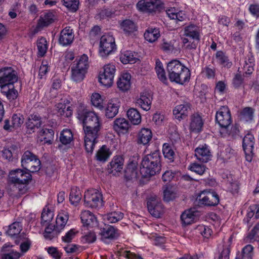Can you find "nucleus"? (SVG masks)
Here are the masks:
<instances>
[{
  "label": "nucleus",
  "mask_w": 259,
  "mask_h": 259,
  "mask_svg": "<svg viewBox=\"0 0 259 259\" xmlns=\"http://www.w3.org/2000/svg\"><path fill=\"white\" fill-rule=\"evenodd\" d=\"M24 122L23 116L20 114H15L12 118V124L14 128H16L20 127Z\"/></svg>",
  "instance_id": "55"
},
{
  "label": "nucleus",
  "mask_w": 259,
  "mask_h": 259,
  "mask_svg": "<svg viewBox=\"0 0 259 259\" xmlns=\"http://www.w3.org/2000/svg\"><path fill=\"white\" fill-rule=\"evenodd\" d=\"M21 162L22 166L30 172H37L41 167V162L38 157L28 150L22 155Z\"/></svg>",
  "instance_id": "6"
},
{
  "label": "nucleus",
  "mask_w": 259,
  "mask_h": 259,
  "mask_svg": "<svg viewBox=\"0 0 259 259\" xmlns=\"http://www.w3.org/2000/svg\"><path fill=\"white\" fill-rule=\"evenodd\" d=\"M191 109V104L188 102H184L182 104L176 106L173 110L175 118L181 120L187 116L189 110Z\"/></svg>",
  "instance_id": "22"
},
{
  "label": "nucleus",
  "mask_w": 259,
  "mask_h": 259,
  "mask_svg": "<svg viewBox=\"0 0 259 259\" xmlns=\"http://www.w3.org/2000/svg\"><path fill=\"white\" fill-rule=\"evenodd\" d=\"M243 78L240 73H237L233 79V85L236 88L240 87L243 83Z\"/></svg>",
  "instance_id": "64"
},
{
  "label": "nucleus",
  "mask_w": 259,
  "mask_h": 259,
  "mask_svg": "<svg viewBox=\"0 0 259 259\" xmlns=\"http://www.w3.org/2000/svg\"><path fill=\"white\" fill-rule=\"evenodd\" d=\"M48 252L55 259H60L62 254L57 248L55 247H49L48 248Z\"/></svg>",
  "instance_id": "62"
},
{
  "label": "nucleus",
  "mask_w": 259,
  "mask_h": 259,
  "mask_svg": "<svg viewBox=\"0 0 259 259\" xmlns=\"http://www.w3.org/2000/svg\"><path fill=\"white\" fill-rule=\"evenodd\" d=\"M198 230L200 231L201 235L204 237L207 238L210 236L212 233V230L209 227L205 226H199Z\"/></svg>",
  "instance_id": "63"
},
{
  "label": "nucleus",
  "mask_w": 259,
  "mask_h": 259,
  "mask_svg": "<svg viewBox=\"0 0 259 259\" xmlns=\"http://www.w3.org/2000/svg\"><path fill=\"white\" fill-rule=\"evenodd\" d=\"M129 126V122L125 118H117L114 121L113 128L118 132L125 133L127 131Z\"/></svg>",
  "instance_id": "32"
},
{
  "label": "nucleus",
  "mask_w": 259,
  "mask_h": 259,
  "mask_svg": "<svg viewBox=\"0 0 259 259\" xmlns=\"http://www.w3.org/2000/svg\"><path fill=\"white\" fill-rule=\"evenodd\" d=\"M215 58L217 62L224 67L230 68L232 66V62L223 51H217L215 54Z\"/></svg>",
  "instance_id": "34"
},
{
  "label": "nucleus",
  "mask_w": 259,
  "mask_h": 259,
  "mask_svg": "<svg viewBox=\"0 0 259 259\" xmlns=\"http://www.w3.org/2000/svg\"><path fill=\"white\" fill-rule=\"evenodd\" d=\"M176 197V193L171 189L166 188L163 192V199L168 202L174 200Z\"/></svg>",
  "instance_id": "56"
},
{
  "label": "nucleus",
  "mask_w": 259,
  "mask_h": 259,
  "mask_svg": "<svg viewBox=\"0 0 259 259\" xmlns=\"http://www.w3.org/2000/svg\"><path fill=\"white\" fill-rule=\"evenodd\" d=\"M196 212L192 209L185 210L181 215V219L186 225L192 224L196 218Z\"/></svg>",
  "instance_id": "41"
},
{
  "label": "nucleus",
  "mask_w": 259,
  "mask_h": 259,
  "mask_svg": "<svg viewBox=\"0 0 259 259\" xmlns=\"http://www.w3.org/2000/svg\"><path fill=\"white\" fill-rule=\"evenodd\" d=\"M61 86L60 80L56 79L53 80L52 88L50 90V93L52 94L50 96L51 98H54L56 97L57 91L60 88Z\"/></svg>",
  "instance_id": "59"
},
{
  "label": "nucleus",
  "mask_w": 259,
  "mask_h": 259,
  "mask_svg": "<svg viewBox=\"0 0 259 259\" xmlns=\"http://www.w3.org/2000/svg\"><path fill=\"white\" fill-rule=\"evenodd\" d=\"M131 76L129 73H125L121 75L117 81V85L119 90L122 92L128 91L131 85Z\"/></svg>",
  "instance_id": "24"
},
{
  "label": "nucleus",
  "mask_w": 259,
  "mask_h": 259,
  "mask_svg": "<svg viewBox=\"0 0 259 259\" xmlns=\"http://www.w3.org/2000/svg\"><path fill=\"white\" fill-rule=\"evenodd\" d=\"M62 2L71 12H76L78 9L79 0H62Z\"/></svg>",
  "instance_id": "52"
},
{
  "label": "nucleus",
  "mask_w": 259,
  "mask_h": 259,
  "mask_svg": "<svg viewBox=\"0 0 259 259\" xmlns=\"http://www.w3.org/2000/svg\"><path fill=\"white\" fill-rule=\"evenodd\" d=\"M124 163L123 158L120 155L114 156L110 164L108 165L107 170L109 174L113 176L118 175L123 168Z\"/></svg>",
  "instance_id": "17"
},
{
  "label": "nucleus",
  "mask_w": 259,
  "mask_h": 259,
  "mask_svg": "<svg viewBox=\"0 0 259 259\" xmlns=\"http://www.w3.org/2000/svg\"><path fill=\"white\" fill-rule=\"evenodd\" d=\"M21 230L22 226L21 223L18 222H15L9 226L7 233L10 236H14L18 235Z\"/></svg>",
  "instance_id": "47"
},
{
  "label": "nucleus",
  "mask_w": 259,
  "mask_h": 259,
  "mask_svg": "<svg viewBox=\"0 0 259 259\" xmlns=\"http://www.w3.org/2000/svg\"><path fill=\"white\" fill-rule=\"evenodd\" d=\"M120 60L124 64H133L138 60V54L131 51H126L121 53L120 56Z\"/></svg>",
  "instance_id": "30"
},
{
  "label": "nucleus",
  "mask_w": 259,
  "mask_h": 259,
  "mask_svg": "<svg viewBox=\"0 0 259 259\" xmlns=\"http://www.w3.org/2000/svg\"><path fill=\"white\" fill-rule=\"evenodd\" d=\"M195 155L199 161L205 163L209 161L212 157L211 152L206 145L197 148L195 150Z\"/></svg>",
  "instance_id": "21"
},
{
  "label": "nucleus",
  "mask_w": 259,
  "mask_h": 259,
  "mask_svg": "<svg viewBox=\"0 0 259 259\" xmlns=\"http://www.w3.org/2000/svg\"><path fill=\"white\" fill-rule=\"evenodd\" d=\"M91 102L93 105L100 110H102L103 106V100L101 96L97 93H93L91 97Z\"/></svg>",
  "instance_id": "49"
},
{
  "label": "nucleus",
  "mask_w": 259,
  "mask_h": 259,
  "mask_svg": "<svg viewBox=\"0 0 259 259\" xmlns=\"http://www.w3.org/2000/svg\"><path fill=\"white\" fill-rule=\"evenodd\" d=\"M189 169L199 175H202L205 171L206 167L204 165L195 162L190 165Z\"/></svg>",
  "instance_id": "53"
},
{
  "label": "nucleus",
  "mask_w": 259,
  "mask_h": 259,
  "mask_svg": "<svg viewBox=\"0 0 259 259\" xmlns=\"http://www.w3.org/2000/svg\"><path fill=\"white\" fill-rule=\"evenodd\" d=\"M84 202L87 207L100 208L103 205L102 195L96 189H89L84 193Z\"/></svg>",
  "instance_id": "7"
},
{
  "label": "nucleus",
  "mask_w": 259,
  "mask_h": 259,
  "mask_svg": "<svg viewBox=\"0 0 259 259\" xmlns=\"http://www.w3.org/2000/svg\"><path fill=\"white\" fill-rule=\"evenodd\" d=\"M81 199V193L79 189L77 187H73L71 189L69 195L70 203L74 205H77Z\"/></svg>",
  "instance_id": "43"
},
{
  "label": "nucleus",
  "mask_w": 259,
  "mask_h": 259,
  "mask_svg": "<svg viewBox=\"0 0 259 259\" xmlns=\"http://www.w3.org/2000/svg\"><path fill=\"white\" fill-rule=\"evenodd\" d=\"M17 80L15 71L11 67H5L0 70V87L12 86Z\"/></svg>",
  "instance_id": "10"
},
{
  "label": "nucleus",
  "mask_w": 259,
  "mask_h": 259,
  "mask_svg": "<svg viewBox=\"0 0 259 259\" xmlns=\"http://www.w3.org/2000/svg\"><path fill=\"white\" fill-rule=\"evenodd\" d=\"M155 70L158 78L163 82L165 83L167 81V78L165 75V70L163 65L159 59L156 60Z\"/></svg>",
  "instance_id": "44"
},
{
  "label": "nucleus",
  "mask_w": 259,
  "mask_h": 259,
  "mask_svg": "<svg viewBox=\"0 0 259 259\" xmlns=\"http://www.w3.org/2000/svg\"><path fill=\"white\" fill-rule=\"evenodd\" d=\"M116 49L115 39L111 35H103L100 39L99 54L102 57H106Z\"/></svg>",
  "instance_id": "8"
},
{
  "label": "nucleus",
  "mask_w": 259,
  "mask_h": 259,
  "mask_svg": "<svg viewBox=\"0 0 259 259\" xmlns=\"http://www.w3.org/2000/svg\"><path fill=\"white\" fill-rule=\"evenodd\" d=\"M159 0H141L137 4L138 9L142 12L152 13L161 7Z\"/></svg>",
  "instance_id": "12"
},
{
  "label": "nucleus",
  "mask_w": 259,
  "mask_h": 259,
  "mask_svg": "<svg viewBox=\"0 0 259 259\" xmlns=\"http://www.w3.org/2000/svg\"><path fill=\"white\" fill-rule=\"evenodd\" d=\"M147 207L150 213L157 218H160L163 211L161 202L156 197H151L148 199Z\"/></svg>",
  "instance_id": "14"
},
{
  "label": "nucleus",
  "mask_w": 259,
  "mask_h": 259,
  "mask_svg": "<svg viewBox=\"0 0 259 259\" xmlns=\"http://www.w3.org/2000/svg\"><path fill=\"white\" fill-rule=\"evenodd\" d=\"M111 155V152L109 148L106 145H103L96 153L97 160L100 161L105 162L108 160Z\"/></svg>",
  "instance_id": "39"
},
{
  "label": "nucleus",
  "mask_w": 259,
  "mask_h": 259,
  "mask_svg": "<svg viewBox=\"0 0 259 259\" xmlns=\"http://www.w3.org/2000/svg\"><path fill=\"white\" fill-rule=\"evenodd\" d=\"M253 254V246L248 244L242 248L240 254H237L236 259H252Z\"/></svg>",
  "instance_id": "42"
},
{
  "label": "nucleus",
  "mask_w": 259,
  "mask_h": 259,
  "mask_svg": "<svg viewBox=\"0 0 259 259\" xmlns=\"http://www.w3.org/2000/svg\"><path fill=\"white\" fill-rule=\"evenodd\" d=\"M152 137V132L148 128H142L138 135V144L146 145L149 143Z\"/></svg>",
  "instance_id": "27"
},
{
  "label": "nucleus",
  "mask_w": 259,
  "mask_h": 259,
  "mask_svg": "<svg viewBox=\"0 0 259 259\" xmlns=\"http://www.w3.org/2000/svg\"><path fill=\"white\" fill-rule=\"evenodd\" d=\"M254 138L251 134H247L243 139L242 146L246 160L251 161L253 155Z\"/></svg>",
  "instance_id": "15"
},
{
  "label": "nucleus",
  "mask_w": 259,
  "mask_h": 259,
  "mask_svg": "<svg viewBox=\"0 0 259 259\" xmlns=\"http://www.w3.org/2000/svg\"><path fill=\"white\" fill-rule=\"evenodd\" d=\"M201 73L208 79L213 78L215 76V70L213 67L207 66L202 69Z\"/></svg>",
  "instance_id": "58"
},
{
  "label": "nucleus",
  "mask_w": 259,
  "mask_h": 259,
  "mask_svg": "<svg viewBox=\"0 0 259 259\" xmlns=\"http://www.w3.org/2000/svg\"><path fill=\"white\" fill-rule=\"evenodd\" d=\"M38 135L41 141L51 144L54 139V132L52 129L42 128L39 132Z\"/></svg>",
  "instance_id": "38"
},
{
  "label": "nucleus",
  "mask_w": 259,
  "mask_h": 259,
  "mask_svg": "<svg viewBox=\"0 0 259 259\" xmlns=\"http://www.w3.org/2000/svg\"><path fill=\"white\" fill-rule=\"evenodd\" d=\"M69 219L68 213L65 210L60 211L56 220V230L60 232L65 226Z\"/></svg>",
  "instance_id": "26"
},
{
  "label": "nucleus",
  "mask_w": 259,
  "mask_h": 259,
  "mask_svg": "<svg viewBox=\"0 0 259 259\" xmlns=\"http://www.w3.org/2000/svg\"><path fill=\"white\" fill-rule=\"evenodd\" d=\"M152 97L148 91L141 92L136 98V105L145 111H149L151 107Z\"/></svg>",
  "instance_id": "16"
},
{
  "label": "nucleus",
  "mask_w": 259,
  "mask_h": 259,
  "mask_svg": "<svg viewBox=\"0 0 259 259\" xmlns=\"http://www.w3.org/2000/svg\"><path fill=\"white\" fill-rule=\"evenodd\" d=\"M196 200L200 205L211 206L217 205L220 199L218 194L215 191L204 190L198 195Z\"/></svg>",
  "instance_id": "9"
},
{
  "label": "nucleus",
  "mask_w": 259,
  "mask_h": 259,
  "mask_svg": "<svg viewBox=\"0 0 259 259\" xmlns=\"http://www.w3.org/2000/svg\"><path fill=\"white\" fill-rule=\"evenodd\" d=\"M2 93H4L9 100H14L17 97V91L14 89V84L12 86L2 88Z\"/></svg>",
  "instance_id": "50"
},
{
  "label": "nucleus",
  "mask_w": 259,
  "mask_h": 259,
  "mask_svg": "<svg viewBox=\"0 0 259 259\" xmlns=\"http://www.w3.org/2000/svg\"><path fill=\"white\" fill-rule=\"evenodd\" d=\"M77 118L83 124L84 147L87 153L92 154L99 136L101 123L97 114L80 105L77 109Z\"/></svg>",
  "instance_id": "1"
},
{
  "label": "nucleus",
  "mask_w": 259,
  "mask_h": 259,
  "mask_svg": "<svg viewBox=\"0 0 259 259\" xmlns=\"http://www.w3.org/2000/svg\"><path fill=\"white\" fill-rule=\"evenodd\" d=\"M54 213L53 211L49 209L47 211L44 209L41 213V223L44 224L45 223L49 224L53 219Z\"/></svg>",
  "instance_id": "54"
},
{
  "label": "nucleus",
  "mask_w": 259,
  "mask_h": 259,
  "mask_svg": "<svg viewBox=\"0 0 259 259\" xmlns=\"http://www.w3.org/2000/svg\"><path fill=\"white\" fill-rule=\"evenodd\" d=\"M204 121L201 114L194 113L190 117L189 130L190 132L198 133L200 132L203 126Z\"/></svg>",
  "instance_id": "18"
},
{
  "label": "nucleus",
  "mask_w": 259,
  "mask_h": 259,
  "mask_svg": "<svg viewBox=\"0 0 259 259\" xmlns=\"http://www.w3.org/2000/svg\"><path fill=\"white\" fill-rule=\"evenodd\" d=\"M100 234L102 240L104 242H106L107 239H114L118 236L117 230L113 226L110 225L101 229Z\"/></svg>",
  "instance_id": "23"
},
{
  "label": "nucleus",
  "mask_w": 259,
  "mask_h": 259,
  "mask_svg": "<svg viewBox=\"0 0 259 259\" xmlns=\"http://www.w3.org/2000/svg\"><path fill=\"white\" fill-rule=\"evenodd\" d=\"M162 152L164 157L168 159L170 162L174 161L175 153L168 144L164 143L163 144Z\"/></svg>",
  "instance_id": "48"
},
{
  "label": "nucleus",
  "mask_w": 259,
  "mask_h": 259,
  "mask_svg": "<svg viewBox=\"0 0 259 259\" xmlns=\"http://www.w3.org/2000/svg\"><path fill=\"white\" fill-rule=\"evenodd\" d=\"M127 116L131 122L135 125L141 122V116L139 111L135 108H130L127 111Z\"/></svg>",
  "instance_id": "40"
},
{
  "label": "nucleus",
  "mask_w": 259,
  "mask_h": 259,
  "mask_svg": "<svg viewBox=\"0 0 259 259\" xmlns=\"http://www.w3.org/2000/svg\"><path fill=\"white\" fill-rule=\"evenodd\" d=\"M80 219L84 226H93L97 225L96 218L89 210L82 211L80 214Z\"/></svg>",
  "instance_id": "25"
},
{
  "label": "nucleus",
  "mask_w": 259,
  "mask_h": 259,
  "mask_svg": "<svg viewBox=\"0 0 259 259\" xmlns=\"http://www.w3.org/2000/svg\"><path fill=\"white\" fill-rule=\"evenodd\" d=\"M96 240V235L93 232H90L89 233L82 237L81 241L83 243H92Z\"/></svg>",
  "instance_id": "60"
},
{
  "label": "nucleus",
  "mask_w": 259,
  "mask_h": 259,
  "mask_svg": "<svg viewBox=\"0 0 259 259\" xmlns=\"http://www.w3.org/2000/svg\"><path fill=\"white\" fill-rule=\"evenodd\" d=\"M10 182L17 187L20 193H25L27 186L32 180V176L28 171L16 169L11 171L9 175Z\"/></svg>",
  "instance_id": "4"
},
{
  "label": "nucleus",
  "mask_w": 259,
  "mask_h": 259,
  "mask_svg": "<svg viewBox=\"0 0 259 259\" xmlns=\"http://www.w3.org/2000/svg\"><path fill=\"white\" fill-rule=\"evenodd\" d=\"M160 154L159 150H155L143 158L140 169L143 177L149 178L159 172L161 170Z\"/></svg>",
  "instance_id": "3"
},
{
  "label": "nucleus",
  "mask_w": 259,
  "mask_h": 259,
  "mask_svg": "<svg viewBox=\"0 0 259 259\" xmlns=\"http://www.w3.org/2000/svg\"><path fill=\"white\" fill-rule=\"evenodd\" d=\"M41 117L37 114H30L26 122V125L30 133L34 132L36 129H38L42 124Z\"/></svg>",
  "instance_id": "20"
},
{
  "label": "nucleus",
  "mask_w": 259,
  "mask_h": 259,
  "mask_svg": "<svg viewBox=\"0 0 259 259\" xmlns=\"http://www.w3.org/2000/svg\"><path fill=\"white\" fill-rule=\"evenodd\" d=\"M37 47L38 49V56L43 57L46 53L48 49V44L46 38L41 37L37 40Z\"/></svg>",
  "instance_id": "46"
},
{
  "label": "nucleus",
  "mask_w": 259,
  "mask_h": 259,
  "mask_svg": "<svg viewBox=\"0 0 259 259\" xmlns=\"http://www.w3.org/2000/svg\"><path fill=\"white\" fill-rule=\"evenodd\" d=\"M20 253L14 250H11L8 252L2 253L0 259H19Z\"/></svg>",
  "instance_id": "57"
},
{
  "label": "nucleus",
  "mask_w": 259,
  "mask_h": 259,
  "mask_svg": "<svg viewBox=\"0 0 259 259\" xmlns=\"http://www.w3.org/2000/svg\"><path fill=\"white\" fill-rule=\"evenodd\" d=\"M74 35L73 29L70 27H66L60 32L58 41L62 46L70 45L74 39Z\"/></svg>",
  "instance_id": "19"
},
{
  "label": "nucleus",
  "mask_w": 259,
  "mask_h": 259,
  "mask_svg": "<svg viewBox=\"0 0 259 259\" xmlns=\"http://www.w3.org/2000/svg\"><path fill=\"white\" fill-rule=\"evenodd\" d=\"M254 109L251 107L244 108L239 114L240 120L243 122H250L253 119Z\"/></svg>",
  "instance_id": "35"
},
{
  "label": "nucleus",
  "mask_w": 259,
  "mask_h": 259,
  "mask_svg": "<svg viewBox=\"0 0 259 259\" xmlns=\"http://www.w3.org/2000/svg\"><path fill=\"white\" fill-rule=\"evenodd\" d=\"M184 35L189 37L194 40H200V34L199 28L194 25L190 24L184 28Z\"/></svg>",
  "instance_id": "28"
},
{
  "label": "nucleus",
  "mask_w": 259,
  "mask_h": 259,
  "mask_svg": "<svg viewBox=\"0 0 259 259\" xmlns=\"http://www.w3.org/2000/svg\"><path fill=\"white\" fill-rule=\"evenodd\" d=\"M115 70V66L113 64L105 65L103 73L99 75V81L105 87H111L113 82Z\"/></svg>",
  "instance_id": "11"
},
{
  "label": "nucleus",
  "mask_w": 259,
  "mask_h": 259,
  "mask_svg": "<svg viewBox=\"0 0 259 259\" xmlns=\"http://www.w3.org/2000/svg\"><path fill=\"white\" fill-rule=\"evenodd\" d=\"M55 20V16L51 12H48L42 14L38 20V27H44L52 23Z\"/></svg>",
  "instance_id": "29"
},
{
  "label": "nucleus",
  "mask_w": 259,
  "mask_h": 259,
  "mask_svg": "<svg viewBox=\"0 0 259 259\" xmlns=\"http://www.w3.org/2000/svg\"><path fill=\"white\" fill-rule=\"evenodd\" d=\"M215 120L222 128H226L229 126L232 120L230 111L227 107L222 106L217 112Z\"/></svg>",
  "instance_id": "13"
},
{
  "label": "nucleus",
  "mask_w": 259,
  "mask_h": 259,
  "mask_svg": "<svg viewBox=\"0 0 259 259\" xmlns=\"http://www.w3.org/2000/svg\"><path fill=\"white\" fill-rule=\"evenodd\" d=\"M77 233V232L75 231L74 229H71L66 233L64 236L62 237V241L66 243L71 242Z\"/></svg>",
  "instance_id": "61"
},
{
  "label": "nucleus",
  "mask_w": 259,
  "mask_h": 259,
  "mask_svg": "<svg viewBox=\"0 0 259 259\" xmlns=\"http://www.w3.org/2000/svg\"><path fill=\"white\" fill-rule=\"evenodd\" d=\"M88 57L83 54L78 59H76L71 66V79L76 82L82 81L89 68Z\"/></svg>",
  "instance_id": "5"
},
{
  "label": "nucleus",
  "mask_w": 259,
  "mask_h": 259,
  "mask_svg": "<svg viewBox=\"0 0 259 259\" xmlns=\"http://www.w3.org/2000/svg\"><path fill=\"white\" fill-rule=\"evenodd\" d=\"M166 70L170 81L184 84L190 78V70L178 60L170 61L167 65Z\"/></svg>",
  "instance_id": "2"
},
{
  "label": "nucleus",
  "mask_w": 259,
  "mask_h": 259,
  "mask_svg": "<svg viewBox=\"0 0 259 259\" xmlns=\"http://www.w3.org/2000/svg\"><path fill=\"white\" fill-rule=\"evenodd\" d=\"M119 105L117 103H113L111 100L106 108L105 115L108 118H113L118 112Z\"/></svg>",
  "instance_id": "36"
},
{
  "label": "nucleus",
  "mask_w": 259,
  "mask_h": 259,
  "mask_svg": "<svg viewBox=\"0 0 259 259\" xmlns=\"http://www.w3.org/2000/svg\"><path fill=\"white\" fill-rule=\"evenodd\" d=\"M56 107L59 115L65 117L72 116L73 110L71 106H67L65 103H59L56 104Z\"/></svg>",
  "instance_id": "37"
},
{
  "label": "nucleus",
  "mask_w": 259,
  "mask_h": 259,
  "mask_svg": "<svg viewBox=\"0 0 259 259\" xmlns=\"http://www.w3.org/2000/svg\"><path fill=\"white\" fill-rule=\"evenodd\" d=\"M123 217V213L120 211H114L108 213L106 217V219L110 223H116L121 220Z\"/></svg>",
  "instance_id": "51"
},
{
  "label": "nucleus",
  "mask_w": 259,
  "mask_h": 259,
  "mask_svg": "<svg viewBox=\"0 0 259 259\" xmlns=\"http://www.w3.org/2000/svg\"><path fill=\"white\" fill-rule=\"evenodd\" d=\"M145 39L150 42H153L160 36V31L156 28H148L144 33Z\"/></svg>",
  "instance_id": "33"
},
{
  "label": "nucleus",
  "mask_w": 259,
  "mask_h": 259,
  "mask_svg": "<svg viewBox=\"0 0 259 259\" xmlns=\"http://www.w3.org/2000/svg\"><path fill=\"white\" fill-rule=\"evenodd\" d=\"M121 28L126 35H131L137 30L136 24L132 20L126 19L123 20L120 24Z\"/></svg>",
  "instance_id": "31"
},
{
  "label": "nucleus",
  "mask_w": 259,
  "mask_h": 259,
  "mask_svg": "<svg viewBox=\"0 0 259 259\" xmlns=\"http://www.w3.org/2000/svg\"><path fill=\"white\" fill-rule=\"evenodd\" d=\"M73 140V134L70 130L65 129L61 133L60 141L63 145L70 144Z\"/></svg>",
  "instance_id": "45"
}]
</instances>
